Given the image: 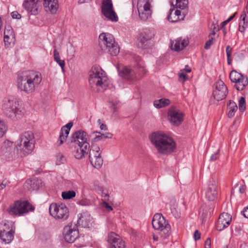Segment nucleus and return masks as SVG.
Segmentation results:
<instances>
[{"mask_svg":"<svg viewBox=\"0 0 248 248\" xmlns=\"http://www.w3.org/2000/svg\"><path fill=\"white\" fill-rule=\"evenodd\" d=\"M187 76L184 74L183 72L180 73L179 74V77L180 78H183L184 79V81H186L187 79Z\"/></svg>","mask_w":248,"mask_h":248,"instance_id":"obj_62","label":"nucleus"},{"mask_svg":"<svg viewBox=\"0 0 248 248\" xmlns=\"http://www.w3.org/2000/svg\"><path fill=\"white\" fill-rule=\"evenodd\" d=\"M99 46L102 50L116 56L119 52V47L113 36L108 33H102L99 36Z\"/></svg>","mask_w":248,"mask_h":248,"instance_id":"obj_6","label":"nucleus"},{"mask_svg":"<svg viewBox=\"0 0 248 248\" xmlns=\"http://www.w3.org/2000/svg\"><path fill=\"white\" fill-rule=\"evenodd\" d=\"M232 220L231 215L227 213L221 214L216 224V229L218 231H221L228 227Z\"/></svg>","mask_w":248,"mask_h":248,"instance_id":"obj_21","label":"nucleus"},{"mask_svg":"<svg viewBox=\"0 0 248 248\" xmlns=\"http://www.w3.org/2000/svg\"><path fill=\"white\" fill-rule=\"evenodd\" d=\"M8 184V181L4 180L2 182V183L0 185V190L4 189L6 185Z\"/></svg>","mask_w":248,"mask_h":248,"instance_id":"obj_63","label":"nucleus"},{"mask_svg":"<svg viewBox=\"0 0 248 248\" xmlns=\"http://www.w3.org/2000/svg\"><path fill=\"white\" fill-rule=\"evenodd\" d=\"M15 231L14 223L12 221H7V223H4L3 228L0 230V232H15Z\"/></svg>","mask_w":248,"mask_h":248,"instance_id":"obj_37","label":"nucleus"},{"mask_svg":"<svg viewBox=\"0 0 248 248\" xmlns=\"http://www.w3.org/2000/svg\"><path fill=\"white\" fill-rule=\"evenodd\" d=\"M215 89L213 90V96L217 101L225 99L228 94V89L224 83L220 80H217L215 84Z\"/></svg>","mask_w":248,"mask_h":248,"instance_id":"obj_15","label":"nucleus"},{"mask_svg":"<svg viewBox=\"0 0 248 248\" xmlns=\"http://www.w3.org/2000/svg\"><path fill=\"white\" fill-rule=\"evenodd\" d=\"M40 180L34 179L28 180L24 184V187L27 188L29 190H38L40 186Z\"/></svg>","mask_w":248,"mask_h":248,"instance_id":"obj_28","label":"nucleus"},{"mask_svg":"<svg viewBox=\"0 0 248 248\" xmlns=\"http://www.w3.org/2000/svg\"><path fill=\"white\" fill-rule=\"evenodd\" d=\"M89 160L91 164L97 169H100L103 163V160L101 156L100 148L97 145H92L89 152Z\"/></svg>","mask_w":248,"mask_h":248,"instance_id":"obj_12","label":"nucleus"},{"mask_svg":"<svg viewBox=\"0 0 248 248\" xmlns=\"http://www.w3.org/2000/svg\"><path fill=\"white\" fill-rule=\"evenodd\" d=\"M153 0H138L137 2V9H151V2Z\"/></svg>","mask_w":248,"mask_h":248,"instance_id":"obj_32","label":"nucleus"},{"mask_svg":"<svg viewBox=\"0 0 248 248\" xmlns=\"http://www.w3.org/2000/svg\"><path fill=\"white\" fill-rule=\"evenodd\" d=\"M111 103V105H110V108L111 109V110L113 112H115L117 111V110L118 109V108L116 106L117 105V103L115 104L113 102H110Z\"/></svg>","mask_w":248,"mask_h":248,"instance_id":"obj_56","label":"nucleus"},{"mask_svg":"<svg viewBox=\"0 0 248 248\" xmlns=\"http://www.w3.org/2000/svg\"><path fill=\"white\" fill-rule=\"evenodd\" d=\"M194 239L195 241L199 240L201 238V233L198 230H196L194 233Z\"/></svg>","mask_w":248,"mask_h":248,"instance_id":"obj_53","label":"nucleus"},{"mask_svg":"<svg viewBox=\"0 0 248 248\" xmlns=\"http://www.w3.org/2000/svg\"><path fill=\"white\" fill-rule=\"evenodd\" d=\"M76 192L74 190H69L62 192V197L64 200H69L75 197Z\"/></svg>","mask_w":248,"mask_h":248,"instance_id":"obj_40","label":"nucleus"},{"mask_svg":"<svg viewBox=\"0 0 248 248\" xmlns=\"http://www.w3.org/2000/svg\"><path fill=\"white\" fill-rule=\"evenodd\" d=\"M243 214L245 217L248 218V206L243 209Z\"/></svg>","mask_w":248,"mask_h":248,"instance_id":"obj_61","label":"nucleus"},{"mask_svg":"<svg viewBox=\"0 0 248 248\" xmlns=\"http://www.w3.org/2000/svg\"><path fill=\"white\" fill-rule=\"evenodd\" d=\"M89 82L91 87L95 85L100 91L106 89L108 85V78L100 67L93 66L89 71Z\"/></svg>","mask_w":248,"mask_h":248,"instance_id":"obj_4","label":"nucleus"},{"mask_svg":"<svg viewBox=\"0 0 248 248\" xmlns=\"http://www.w3.org/2000/svg\"><path fill=\"white\" fill-rule=\"evenodd\" d=\"M170 103V101L169 99L163 98L155 100L154 102V105L155 108H160L169 105Z\"/></svg>","mask_w":248,"mask_h":248,"instance_id":"obj_33","label":"nucleus"},{"mask_svg":"<svg viewBox=\"0 0 248 248\" xmlns=\"http://www.w3.org/2000/svg\"><path fill=\"white\" fill-rule=\"evenodd\" d=\"M2 109L7 117L14 121L20 118L23 114L18 102L13 97L3 100Z\"/></svg>","mask_w":248,"mask_h":248,"instance_id":"obj_5","label":"nucleus"},{"mask_svg":"<svg viewBox=\"0 0 248 248\" xmlns=\"http://www.w3.org/2000/svg\"><path fill=\"white\" fill-rule=\"evenodd\" d=\"M239 109L240 111L243 112L246 109V102L244 97H241L239 100Z\"/></svg>","mask_w":248,"mask_h":248,"instance_id":"obj_45","label":"nucleus"},{"mask_svg":"<svg viewBox=\"0 0 248 248\" xmlns=\"http://www.w3.org/2000/svg\"><path fill=\"white\" fill-rule=\"evenodd\" d=\"M152 226L154 229L160 231V235L163 239L167 238L171 232V227L162 214H155L152 219Z\"/></svg>","mask_w":248,"mask_h":248,"instance_id":"obj_7","label":"nucleus"},{"mask_svg":"<svg viewBox=\"0 0 248 248\" xmlns=\"http://www.w3.org/2000/svg\"><path fill=\"white\" fill-rule=\"evenodd\" d=\"M94 189L98 193L101 194L102 196L107 200L108 195L104 191L103 187L98 182H95L94 183Z\"/></svg>","mask_w":248,"mask_h":248,"instance_id":"obj_36","label":"nucleus"},{"mask_svg":"<svg viewBox=\"0 0 248 248\" xmlns=\"http://www.w3.org/2000/svg\"><path fill=\"white\" fill-rule=\"evenodd\" d=\"M205 198L209 202H214L217 199L218 193L217 180L212 178L204 188Z\"/></svg>","mask_w":248,"mask_h":248,"instance_id":"obj_13","label":"nucleus"},{"mask_svg":"<svg viewBox=\"0 0 248 248\" xmlns=\"http://www.w3.org/2000/svg\"><path fill=\"white\" fill-rule=\"evenodd\" d=\"M184 11H184L182 14L181 12L179 10H176L174 13H175L176 16H177L182 17V19L181 20H183L184 17L185 16L186 10H185Z\"/></svg>","mask_w":248,"mask_h":248,"instance_id":"obj_49","label":"nucleus"},{"mask_svg":"<svg viewBox=\"0 0 248 248\" xmlns=\"http://www.w3.org/2000/svg\"><path fill=\"white\" fill-rule=\"evenodd\" d=\"M213 37H210L209 40L207 41L204 46V48L205 49H208L210 48L211 46L213 43Z\"/></svg>","mask_w":248,"mask_h":248,"instance_id":"obj_51","label":"nucleus"},{"mask_svg":"<svg viewBox=\"0 0 248 248\" xmlns=\"http://www.w3.org/2000/svg\"><path fill=\"white\" fill-rule=\"evenodd\" d=\"M14 38L13 31L9 30L4 31V41L5 45H10Z\"/></svg>","mask_w":248,"mask_h":248,"instance_id":"obj_34","label":"nucleus"},{"mask_svg":"<svg viewBox=\"0 0 248 248\" xmlns=\"http://www.w3.org/2000/svg\"><path fill=\"white\" fill-rule=\"evenodd\" d=\"M53 56L55 62L61 66L62 71L64 72L65 62L64 60L61 59L60 54L56 49L53 51Z\"/></svg>","mask_w":248,"mask_h":248,"instance_id":"obj_35","label":"nucleus"},{"mask_svg":"<svg viewBox=\"0 0 248 248\" xmlns=\"http://www.w3.org/2000/svg\"><path fill=\"white\" fill-rule=\"evenodd\" d=\"M73 125V123L70 122L62 127L60 136L57 141L58 146H60L66 140Z\"/></svg>","mask_w":248,"mask_h":248,"instance_id":"obj_23","label":"nucleus"},{"mask_svg":"<svg viewBox=\"0 0 248 248\" xmlns=\"http://www.w3.org/2000/svg\"><path fill=\"white\" fill-rule=\"evenodd\" d=\"M246 14L245 12H244L241 16V18H242V20L240 22H242L243 26H246V27H247L248 26V21H246Z\"/></svg>","mask_w":248,"mask_h":248,"instance_id":"obj_48","label":"nucleus"},{"mask_svg":"<svg viewBox=\"0 0 248 248\" xmlns=\"http://www.w3.org/2000/svg\"><path fill=\"white\" fill-rule=\"evenodd\" d=\"M139 17L142 21H146L151 16L152 14V9L138 10Z\"/></svg>","mask_w":248,"mask_h":248,"instance_id":"obj_30","label":"nucleus"},{"mask_svg":"<svg viewBox=\"0 0 248 248\" xmlns=\"http://www.w3.org/2000/svg\"><path fill=\"white\" fill-rule=\"evenodd\" d=\"M49 212L51 216L56 219L65 220L69 217V210L63 203H51L49 207Z\"/></svg>","mask_w":248,"mask_h":248,"instance_id":"obj_11","label":"nucleus"},{"mask_svg":"<svg viewBox=\"0 0 248 248\" xmlns=\"http://www.w3.org/2000/svg\"><path fill=\"white\" fill-rule=\"evenodd\" d=\"M94 133H97L98 135H96L93 139V141L96 142L101 140H103L101 133L100 132L95 131Z\"/></svg>","mask_w":248,"mask_h":248,"instance_id":"obj_50","label":"nucleus"},{"mask_svg":"<svg viewBox=\"0 0 248 248\" xmlns=\"http://www.w3.org/2000/svg\"><path fill=\"white\" fill-rule=\"evenodd\" d=\"M246 26H242V22L239 23V31L241 32H244L245 31Z\"/></svg>","mask_w":248,"mask_h":248,"instance_id":"obj_64","label":"nucleus"},{"mask_svg":"<svg viewBox=\"0 0 248 248\" xmlns=\"http://www.w3.org/2000/svg\"><path fill=\"white\" fill-rule=\"evenodd\" d=\"M7 130V127L5 123L2 121H0V138L2 137Z\"/></svg>","mask_w":248,"mask_h":248,"instance_id":"obj_46","label":"nucleus"},{"mask_svg":"<svg viewBox=\"0 0 248 248\" xmlns=\"http://www.w3.org/2000/svg\"><path fill=\"white\" fill-rule=\"evenodd\" d=\"M34 209V207L28 201H17L10 205L7 211L10 215L21 216L30 211H33Z\"/></svg>","mask_w":248,"mask_h":248,"instance_id":"obj_9","label":"nucleus"},{"mask_svg":"<svg viewBox=\"0 0 248 248\" xmlns=\"http://www.w3.org/2000/svg\"><path fill=\"white\" fill-rule=\"evenodd\" d=\"M230 105L231 106L228 113V116L229 117L231 118L234 115V113L237 110L238 108L236 104L234 102H233L232 104L230 103Z\"/></svg>","mask_w":248,"mask_h":248,"instance_id":"obj_43","label":"nucleus"},{"mask_svg":"<svg viewBox=\"0 0 248 248\" xmlns=\"http://www.w3.org/2000/svg\"><path fill=\"white\" fill-rule=\"evenodd\" d=\"M234 87L238 91H243L248 84V79L247 77L242 76L241 78L234 82Z\"/></svg>","mask_w":248,"mask_h":248,"instance_id":"obj_29","label":"nucleus"},{"mask_svg":"<svg viewBox=\"0 0 248 248\" xmlns=\"http://www.w3.org/2000/svg\"><path fill=\"white\" fill-rule=\"evenodd\" d=\"M15 232H0V238L5 243H10L14 238Z\"/></svg>","mask_w":248,"mask_h":248,"instance_id":"obj_31","label":"nucleus"},{"mask_svg":"<svg viewBox=\"0 0 248 248\" xmlns=\"http://www.w3.org/2000/svg\"><path fill=\"white\" fill-rule=\"evenodd\" d=\"M184 114L179 109L174 107L170 108L168 111V119L174 125L178 126L183 121Z\"/></svg>","mask_w":248,"mask_h":248,"instance_id":"obj_18","label":"nucleus"},{"mask_svg":"<svg viewBox=\"0 0 248 248\" xmlns=\"http://www.w3.org/2000/svg\"><path fill=\"white\" fill-rule=\"evenodd\" d=\"M103 140L106 139H111L113 135L109 132H107L105 134L101 133Z\"/></svg>","mask_w":248,"mask_h":248,"instance_id":"obj_54","label":"nucleus"},{"mask_svg":"<svg viewBox=\"0 0 248 248\" xmlns=\"http://www.w3.org/2000/svg\"><path fill=\"white\" fill-rule=\"evenodd\" d=\"M188 44V41L187 40L178 38L175 41L171 42L170 48L172 50L179 51L186 47Z\"/></svg>","mask_w":248,"mask_h":248,"instance_id":"obj_27","label":"nucleus"},{"mask_svg":"<svg viewBox=\"0 0 248 248\" xmlns=\"http://www.w3.org/2000/svg\"><path fill=\"white\" fill-rule=\"evenodd\" d=\"M77 204L81 206H89L91 205L92 202L90 200L82 197L81 199L78 201Z\"/></svg>","mask_w":248,"mask_h":248,"instance_id":"obj_44","label":"nucleus"},{"mask_svg":"<svg viewBox=\"0 0 248 248\" xmlns=\"http://www.w3.org/2000/svg\"><path fill=\"white\" fill-rule=\"evenodd\" d=\"M150 139L151 143L160 154H170L176 148V143L173 140L164 133L154 132L152 134Z\"/></svg>","mask_w":248,"mask_h":248,"instance_id":"obj_2","label":"nucleus"},{"mask_svg":"<svg viewBox=\"0 0 248 248\" xmlns=\"http://www.w3.org/2000/svg\"><path fill=\"white\" fill-rule=\"evenodd\" d=\"M56 164L57 165H60L64 164L66 162V158L65 156L61 153L58 154L56 156Z\"/></svg>","mask_w":248,"mask_h":248,"instance_id":"obj_42","label":"nucleus"},{"mask_svg":"<svg viewBox=\"0 0 248 248\" xmlns=\"http://www.w3.org/2000/svg\"><path fill=\"white\" fill-rule=\"evenodd\" d=\"M219 151L218 150L217 153L212 155L210 157V160L212 161H215L218 158V153Z\"/></svg>","mask_w":248,"mask_h":248,"instance_id":"obj_59","label":"nucleus"},{"mask_svg":"<svg viewBox=\"0 0 248 248\" xmlns=\"http://www.w3.org/2000/svg\"><path fill=\"white\" fill-rule=\"evenodd\" d=\"M155 35L154 30L146 29L142 30L137 36V45L143 49L151 48L154 46L153 39Z\"/></svg>","mask_w":248,"mask_h":248,"instance_id":"obj_8","label":"nucleus"},{"mask_svg":"<svg viewBox=\"0 0 248 248\" xmlns=\"http://www.w3.org/2000/svg\"><path fill=\"white\" fill-rule=\"evenodd\" d=\"M11 15L12 18L14 19H19L21 18V16L17 11H14L12 12Z\"/></svg>","mask_w":248,"mask_h":248,"instance_id":"obj_52","label":"nucleus"},{"mask_svg":"<svg viewBox=\"0 0 248 248\" xmlns=\"http://www.w3.org/2000/svg\"><path fill=\"white\" fill-rule=\"evenodd\" d=\"M102 14L109 20L116 22L118 17L114 11L111 0H104L101 7Z\"/></svg>","mask_w":248,"mask_h":248,"instance_id":"obj_14","label":"nucleus"},{"mask_svg":"<svg viewBox=\"0 0 248 248\" xmlns=\"http://www.w3.org/2000/svg\"><path fill=\"white\" fill-rule=\"evenodd\" d=\"M41 78L33 71H26L19 73L16 80L17 88L27 93H32L35 86L40 83Z\"/></svg>","mask_w":248,"mask_h":248,"instance_id":"obj_1","label":"nucleus"},{"mask_svg":"<svg viewBox=\"0 0 248 248\" xmlns=\"http://www.w3.org/2000/svg\"><path fill=\"white\" fill-rule=\"evenodd\" d=\"M43 4L46 11L52 14L56 13L59 7L58 0H44Z\"/></svg>","mask_w":248,"mask_h":248,"instance_id":"obj_26","label":"nucleus"},{"mask_svg":"<svg viewBox=\"0 0 248 248\" xmlns=\"http://www.w3.org/2000/svg\"><path fill=\"white\" fill-rule=\"evenodd\" d=\"M78 230L76 225H68L64 227L63 231V235L65 241L69 243L75 242L78 236Z\"/></svg>","mask_w":248,"mask_h":248,"instance_id":"obj_16","label":"nucleus"},{"mask_svg":"<svg viewBox=\"0 0 248 248\" xmlns=\"http://www.w3.org/2000/svg\"><path fill=\"white\" fill-rule=\"evenodd\" d=\"M232 50V48L230 46H227L226 48V52L227 57H229L230 56H231Z\"/></svg>","mask_w":248,"mask_h":248,"instance_id":"obj_55","label":"nucleus"},{"mask_svg":"<svg viewBox=\"0 0 248 248\" xmlns=\"http://www.w3.org/2000/svg\"><path fill=\"white\" fill-rule=\"evenodd\" d=\"M16 147L13 142L7 140L4 141L0 149V155L3 159H10L15 155Z\"/></svg>","mask_w":248,"mask_h":248,"instance_id":"obj_17","label":"nucleus"},{"mask_svg":"<svg viewBox=\"0 0 248 248\" xmlns=\"http://www.w3.org/2000/svg\"><path fill=\"white\" fill-rule=\"evenodd\" d=\"M107 240L110 245L109 248H125L124 242L113 232L108 234Z\"/></svg>","mask_w":248,"mask_h":248,"instance_id":"obj_20","label":"nucleus"},{"mask_svg":"<svg viewBox=\"0 0 248 248\" xmlns=\"http://www.w3.org/2000/svg\"><path fill=\"white\" fill-rule=\"evenodd\" d=\"M246 189V186L245 185H242L239 188V191L240 193L243 194L245 192Z\"/></svg>","mask_w":248,"mask_h":248,"instance_id":"obj_60","label":"nucleus"},{"mask_svg":"<svg viewBox=\"0 0 248 248\" xmlns=\"http://www.w3.org/2000/svg\"><path fill=\"white\" fill-rule=\"evenodd\" d=\"M119 76L130 81H134L137 79L136 72L127 67H123L118 69Z\"/></svg>","mask_w":248,"mask_h":248,"instance_id":"obj_22","label":"nucleus"},{"mask_svg":"<svg viewBox=\"0 0 248 248\" xmlns=\"http://www.w3.org/2000/svg\"><path fill=\"white\" fill-rule=\"evenodd\" d=\"M89 143H85L82 146H77V149L73 151V154L75 157L78 159H81L85 155H87L90 151Z\"/></svg>","mask_w":248,"mask_h":248,"instance_id":"obj_25","label":"nucleus"},{"mask_svg":"<svg viewBox=\"0 0 248 248\" xmlns=\"http://www.w3.org/2000/svg\"><path fill=\"white\" fill-rule=\"evenodd\" d=\"M174 9H170V10L169 15L167 17L168 20L172 23L176 22L182 19V17L177 16L174 13H173Z\"/></svg>","mask_w":248,"mask_h":248,"instance_id":"obj_38","label":"nucleus"},{"mask_svg":"<svg viewBox=\"0 0 248 248\" xmlns=\"http://www.w3.org/2000/svg\"><path fill=\"white\" fill-rule=\"evenodd\" d=\"M188 0H176V7L185 10L187 9Z\"/></svg>","mask_w":248,"mask_h":248,"instance_id":"obj_39","label":"nucleus"},{"mask_svg":"<svg viewBox=\"0 0 248 248\" xmlns=\"http://www.w3.org/2000/svg\"><path fill=\"white\" fill-rule=\"evenodd\" d=\"M35 140L33 132L26 131L20 136L16 146L18 156H25L31 153L34 148Z\"/></svg>","mask_w":248,"mask_h":248,"instance_id":"obj_3","label":"nucleus"},{"mask_svg":"<svg viewBox=\"0 0 248 248\" xmlns=\"http://www.w3.org/2000/svg\"><path fill=\"white\" fill-rule=\"evenodd\" d=\"M78 217L77 225L78 226L87 228L93 226V219L89 212L86 211L79 214Z\"/></svg>","mask_w":248,"mask_h":248,"instance_id":"obj_19","label":"nucleus"},{"mask_svg":"<svg viewBox=\"0 0 248 248\" xmlns=\"http://www.w3.org/2000/svg\"><path fill=\"white\" fill-rule=\"evenodd\" d=\"M88 135L82 130H79L74 132L66 142V144L69 148L72 149L73 147L76 148L77 146H82L88 142Z\"/></svg>","mask_w":248,"mask_h":248,"instance_id":"obj_10","label":"nucleus"},{"mask_svg":"<svg viewBox=\"0 0 248 248\" xmlns=\"http://www.w3.org/2000/svg\"><path fill=\"white\" fill-rule=\"evenodd\" d=\"M243 75L236 72L235 70H232L230 74V79L232 82H234L241 78Z\"/></svg>","mask_w":248,"mask_h":248,"instance_id":"obj_41","label":"nucleus"},{"mask_svg":"<svg viewBox=\"0 0 248 248\" xmlns=\"http://www.w3.org/2000/svg\"><path fill=\"white\" fill-rule=\"evenodd\" d=\"M40 0H24L23 6L32 15H36L38 13V6L37 2Z\"/></svg>","mask_w":248,"mask_h":248,"instance_id":"obj_24","label":"nucleus"},{"mask_svg":"<svg viewBox=\"0 0 248 248\" xmlns=\"http://www.w3.org/2000/svg\"><path fill=\"white\" fill-rule=\"evenodd\" d=\"M204 248H211V239L208 238L205 242Z\"/></svg>","mask_w":248,"mask_h":248,"instance_id":"obj_57","label":"nucleus"},{"mask_svg":"<svg viewBox=\"0 0 248 248\" xmlns=\"http://www.w3.org/2000/svg\"><path fill=\"white\" fill-rule=\"evenodd\" d=\"M140 57H138V60H139V62L138 64L139 67L138 73L140 76H142L144 75V74H145L146 71L145 69L144 68V67L142 65V62H140Z\"/></svg>","mask_w":248,"mask_h":248,"instance_id":"obj_47","label":"nucleus"},{"mask_svg":"<svg viewBox=\"0 0 248 248\" xmlns=\"http://www.w3.org/2000/svg\"><path fill=\"white\" fill-rule=\"evenodd\" d=\"M104 206L105 208L108 211H112L113 210L112 207L108 204V203L106 202H103Z\"/></svg>","mask_w":248,"mask_h":248,"instance_id":"obj_58","label":"nucleus"}]
</instances>
